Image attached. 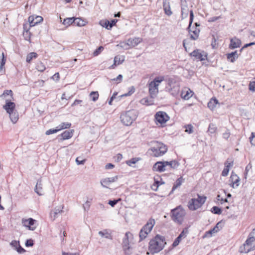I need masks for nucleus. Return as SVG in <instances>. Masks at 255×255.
Returning <instances> with one entry per match:
<instances>
[{
    "label": "nucleus",
    "instance_id": "nucleus-1",
    "mask_svg": "<svg viewBox=\"0 0 255 255\" xmlns=\"http://www.w3.org/2000/svg\"><path fill=\"white\" fill-rule=\"evenodd\" d=\"M165 244L164 238L157 235L149 242V250L152 254L157 253L163 249Z\"/></svg>",
    "mask_w": 255,
    "mask_h": 255
},
{
    "label": "nucleus",
    "instance_id": "nucleus-2",
    "mask_svg": "<svg viewBox=\"0 0 255 255\" xmlns=\"http://www.w3.org/2000/svg\"><path fill=\"white\" fill-rule=\"evenodd\" d=\"M3 108L9 114L11 122L15 124L19 119L18 112L15 110V104L11 102L10 100H6Z\"/></svg>",
    "mask_w": 255,
    "mask_h": 255
},
{
    "label": "nucleus",
    "instance_id": "nucleus-3",
    "mask_svg": "<svg viewBox=\"0 0 255 255\" xmlns=\"http://www.w3.org/2000/svg\"><path fill=\"white\" fill-rule=\"evenodd\" d=\"M171 214L172 220L178 224H181L184 221L186 212L181 206H179L171 210Z\"/></svg>",
    "mask_w": 255,
    "mask_h": 255
},
{
    "label": "nucleus",
    "instance_id": "nucleus-4",
    "mask_svg": "<svg viewBox=\"0 0 255 255\" xmlns=\"http://www.w3.org/2000/svg\"><path fill=\"white\" fill-rule=\"evenodd\" d=\"M164 79V78L162 76L155 77L153 81L148 84L149 93L151 98H154L156 97L158 93V86Z\"/></svg>",
    "mask_w": 255,
    "mask_h": 255
},
{
    "label": "nucleus",
    "instance_id": "nucleus-5",
    "mask_svg": "<svg viewBox=\"0 0 255 255\" xmlns=\"http://www.w3.org/2000/svg\"><path fill=\"white\" fill-rule=\"evenodd\" d=\"M136 113L134 110H130L121 115V122L126 126H130L136 119Z\"/></svg>",
    "mask_w": 255,
    "mask_h": 255
},
{
    "label": "nucleus",
    "instance_id": "nucleus-6",
    "mask_svg": "<svg viewBox=\"0 0 255 255\" xmlns=\"http://www.w3.org/2000/svg\"><path fill=\"white\" fill-rule=\"evenodd\" d=\"M155 145L152 147L150 150L151 154L154 157H159L164 155L167 150V148L165 145L161 142L156 141Z\"/></svg>",
    "mask_w": 255,
    "mask_h": 255
},
{
    "label": "nucleus",
    "instance_id": "nucleus-7",
    "mask_svg": "<svg viewBox=\"0 0 255 255\" xmlns=\"http://www.w3.org/2000/svg\"><path fill=\"white\" fill-rule=\"evenodd\" d=\"M206 197L197 195V198H192L188 202V207L191 211H195L200 208L206 201Z\"/></svg>",
    "mask_w": 255,
    "mask_h": 255
},
{
    "label": "nucleus",
    "instance_id": "nucleus-8",
    "mask_svg": "<svg viewBox=\"0 0 255 255\" xmlns=\"http://www.w3.org/2000/svg\"><path fill=\"white\" fill-rule=\"evenodd\" d=\"M255 248V237H250L248 238L245 243L244 244L243 247H241V253H248L252 249Z\"/></svg>",
    "mask_w": 255,
    "mask_h": 255
},
{
    "label": "nucleus",
    "instance_id": "nucleus-9",
    "mask_svg": "<svg viewBox=\"0 0 255 255\" xmlns=\"http://www.w3.org/2000/svg\"><path fill=\"white\" fill-rule=\"evenodd\" d=\"M166 88L169 93L173 96L178 95L180 91L179 84L172 80H169L168 86Z\"/></svg>",
    "mask_w": 255,
    "mask_h": 255
},
{
    "label": "nucleus",
    "instance_id": "nucleus-10",
    "mask_svg": "<svg viewBox=\"0 0 255 255\" xmlns=\"http://www.w3.org/2000/svg\"><path fill=\"white\" fill-rule=\"evenodd\" d=\"M35 222L36 220L31 218L27 219L23 218L21 220L22 225L30 231H34L36 228V227L34 226Z\"/></svg>",
    "mask_w": 255,
    "mask_h": 255
},
{
    "label": "nucleus",
    "instance_id": "nucleus-11",
    "mask_svg": "<svg viewBox=\"0 0 255 255\" xmlns=\"http://www.w3.org/2000/svg\"><path fill=\"white\" fill-rule=\"evenodd\" d=\"M190 55L195 58V59L200 61H204L207 58V54L203 51L199 49L194 50L190 53Z\"/></svg>",
    "mask_w": 255,
    "mask_h": 255
},
{
    "label": "nucleus",
    "instance_id": "nucleus-12",
    "mask_svg": "<svg viewBox=\"0 0 255 255\" xmlns=\"http://www.w3.org/2000/svg\"><path fill=\"white\" fill-rule=\"evenodd\" d=\"M165 163V161L156 162L153 166V170L159 172H162L168 170Z\"/></svg>",
    "mask_w": 255,
    "mask_h": 255
},
{
    "label": "nucleus",
    "instance_id": "nucleus-13",
    "mask_svg": "<svg viewBox=\"0 0 255 255\" xmlns=\"http://www.w3.org/2000/svg\"><path fill=\"white\" fill-rule=\"evenodd\" d=\"M155 118L156 121L161 124L165 123L169 119L167 114L162 111L156 113Z\"/></svg>",
    "mask_w": 255,
    "mask_h": 255
},
{
    "label": "nucleus",
    "instance_id": "nucleus-14",
    "mask_svg": "<svg viewBox=\"0 0 255 255\" xmlns=\"http://www.w3.org/2000/svg\"><path fill=\"white\" fill-rule=\"evenodd\" d=\"M187 29L188 30L189 33L190 35V38L192 40H196L198 38L199 33L200 30L199 28L198 27H194L191 28V27L189 28V25L188 26Z\"/></svg>",
    "mask_w": 255,
    "mask_h": 255
},
{
    "label": "nucleus",
    "instance_id": "nucleus-15",
    "mask_svg": "<svg viewBox=\"0 0 255 255\" xmlns=\"http://www.w3.org/2000/svg\"><path fill=\"white\" fill-rule=\"evenodd\" d=\"M118 177L117 176L106 178L102 179L100 181V183L103 187L107 188H108V185H109L111 183L116 182L118 180Z\"/></svg>",
    "mask_w": 255,
    "mask_h": 255
},
{
    "label": "nucleus",
    "instance_id": "nucleus-16",
    "mask_svg": "<svg viewBox=\"0 0 255 255\" xmlns=\"http://www.w3.org/2000/svg\"><path fill=\"white\" fill-rule=\"evenodd\" d=\"M42 21L43 18L40 16L31 15L28 17V21L30 26H33Z\"/></svg>",
    "mask_w": 255,
    "mask_h": 255
},
{
    "label": "nucleus",
    "instance_id": "nucleus-17",
    "mask_svg": "<svg viewBox=\"0 0 255 255\" xmlns=\"http://www.w3.org/2000/svg\"><path fill=\"white\" fill-rule=\"evenodd\" d=\"M193 92L189 89L185 88L181 93V97L182 99L187 100L193 95Z\"/></svg>",
    "mask_w": 255,
    "mask_h": 255
},
{
    "label": "nucleus",
    "instance_id": "nucleus-18",
    "mask_svg": "<svg viewBox=\"0 0 255 255\" xmlns=\"http://www.w3.org/2000/svg\"><path fill=\"white\" fill-rule=\"evenodd\" d=\"M130 48L134 47L142 41V39L140 37L130 38L128 39Z\"/></svg>",
    "mask_w": 255,
    "mask_h": 255
},
{
    "label": "nucleus",
    "instance_id": "nucleus-19",
    "mask_svg": "<svg viewBox=\"0 0 255 255\" xmlns=\"http://www.w3.org/2000/svg\"><path fill=\"white\" fill-rule=\"evenodd\" d=\"M155 224V220L153 219H150L147 223L142 227V229L149 233L152 229Z\"/></svg>",
    "mask_w": 255,
    "mask_h": 255
},
{
    "label": "nucleus",
    "instance_id": "nucleus-20",
    "mask_svg": "<svg viewBox=\"0 0 255 255\" xmlns=\"http://www.w3.org/2000/svg\"><path fill=\"white\" fill-rule=\"evenodd\" d=\"M132 238V235L130 232H127L125 237L123 240L122 246L123 248L129 246V240Z\"/></svg>",
    "mask_w": 255,
    "mask_h": 255
},
{
    "label": "nucleus",
    "instance_id": "nucleus-21",
    "mask_svg": "<svg viewBox=\"0 0 255 255\" xmlns=\"http://www.w3.org/2000/svg\"><path fill=\"white\" fill-rule=\"evenodd\" d=\"M125 60L123 57L120 56H116L114 58V63L110 67V69H114L115 67L122 64Z\"/></svg>",
    "mask_w": 255,
    "mask_h": 255
},
{
    "label": "nucleus",
    "instance_id": "nucleus-22",
    "mask_svg": "<svg viewBox=\"0 0 255 255\" xmlns=\"http://www.w3.org/2000/svg\"><path fill=\"white\" fill-rule=\"evenodd\" d=\"M165 164L166 165L168 170H170L171 169H176L179 165V163L175 160H173L170 161H165Z\"/></svg>",
    "mask_w": 255,
    "mask_h": 255
},
{
    "label": "nucleus",
    "instance_id": "nucleus-23",
    "mask_svg": "<svg viewBox=\"0 0 255 255\" xmlns=\"http://www.w3.org/2000/svg\"><path fill=\"white\" fill-rule=\"evenodd\" d=\"M241 44V40L235 37L231 39V43L229 45V47L231 49H235L239 47Z\"/></svg>",
    "mask_w": 255,
    "mask_h": 255
},
{
    "label": "nucleus",
    "instance_id": "nucleus-24",
    "mask_svg": "<svg viewBox=\"0 0 255 255\" xmlns=\"http://www.w3.org/2000/svg\"><path fill=\"white\" fill-rule=\"evenodd\" d=\"M231 181L233 188H236L239 185L240 178L236 174L231 175Z\"/></svg>",
    "mask_w": 255,
    "mask_h": 255
},
{
    "label": "nucleus",
    "instance_id": "nucleus-25",
    "mask_svg": "<svg viewBox=\"0 0 255 255\" xmlns=\"http://www.w3.org/2000/svg\"><path fill=\"white\" fill-rule=\"evenodd\" d=\"M63 207H56L53 211H51L50 213V216L51 218H53V220H55L57 218V215L59 213H62L63 212Z\"/></svg>",
    "mask_w": 255,
    "mask_h": 255
},
{
    "label": "nucleus",
    "instance_id": "nucleus-26",
    "mask_svg": "<svg viewBox=\"0 0 255 255\" xmlns=\"http://www.w3.org/2000/svg\"><path fill=\"white\" fill-rule=\"evenodd\" d=\"M34 191L39 195H43L42 183L41 180L40 179L38 180L35 186V188L34 189Z\"/></svg>",
    "mask_w": 255,
    "mask_h": 255
},
{
    "label": "nucleus",
    "instance_id": "nucleus-27",
    "mask_svg": "<svg viewBox=\"0 0 255 255\" xmlns=\"http://www.w3.org/2000/svg\"><path fill=\"white\" fill-rule=\"evenodd\" d=\"M98 234L101 237H104L109 240H112V236L107 230L100 231L99 232Z\"/></svg>",
    "mask_w": 255,
    "mask_h": 255
},
{
    "label": "nucleus",
    "instance_id": "nucleus-28",
    "mask_svg": "<svg viewBox=\"0 0 255 255\" xmlns=\"http://www.w3.org/2000/svg\"><path fill=\"white\" fill-rule=\"evenodd\" d=\"M74 130L71 129L69 130H66L64 131L61 134L63 139H68L70 138L73 135Z\"/></svg>",
    "mask_w": 255,
    "mask_h": 255
},
{
    "label": "nucleus",
    "instance_id": "nucleus-29",
    "mask_svg": "<svg viewBox=\"0 0 255 255\" xmlns=\"http://www.w3.org/2000/svg\"><path fill=\"white\" fill-rule=\"evenodd\" d=\"M238 57V54L237 51L232 52L227 55V59L231 62H234Z\"/></svg>",
    "mask_w": 255,
    "mask_h": 255
},
{
    "label": "nucleus",
    "instance_id": "nucleus-30",
    "mask_svg": "<svg viewBox=\"0 0 255 255\" xmlns=\"http://www.w3.org/2000/svg\"><path fill=\"white\" fill-rule=\"evenodd\" d=\"M153 98H151V97L150 98H147V97L144 98L142 99L140 101V103L141 104L144 105H147V106L151 105L153 104Z\"/></svg>",
    "mask_w": 255,
    "mask_h": 255
},
{
    "label": "nucleus",
    "instance_id": "nucleus-31",
    "mask_svg": "<svg viewBox=\"0 0 255 255\" xmlns=\"http://www.w3.org/2000/svg\"><path fill=\"white\" fill-rule=\"evenodd\" d=\"M184 180V179L183 178V177L182 176H181L180 177L178 178L176 180V181L175 182V183H174V184L173 185V186L172 189V191H173L176 188H177L178 187L180 186L181 185L182 183L183 182Z\"/></svg>",
    "mask_w": 255,
    "mask_h": 255
},
{
    "label": "nucleus",
    "instance_id": "nucleus-32",
    "mask_svg": "<svg viewBox=\"0 0 255 255\" xmlns=\"http://www.w3.org/2000/svg\"><path fill=\"white\" fill-rule=\"evenodd\" d=\"M218 103V100L214 98H212L208 103V107L211 110H213L216 107L217 104Z\"/></svg>",
    "mask_w": 255,
    "mask_h": 255
},
{
    "label": "nucleus",
    "instance_id": "nucleus-33",
    "mask_svg": "<svg viewBox=\"0 0 255 255\" xmlns=\"http://www.w3.org/2000/svg\"><path fill=\"white\" fill-rule=\"evenodd\" d=\"M86 22L81 18H74V24L78 26L85 25Z\"/></svg>",
    "mask_w": 255,
    "mask_h": 255
},
{
    "label": "nucleus",
    "instance_id": "nucleus-34",
    "mask_svg": "<svg viewBox=\"0 0 255 255\" xmlns=\"http://www.w3.org/2000/svg\"><path fill=\"white\" fill-rule=\"evenodd\" d=\"M217 130V127L215 124L211 123L209 125L208 131L210 134L216 133Z\"/></svg>",
    "mask_w": 255,
    "mask_h": 255
},
{
    "label": "nucleus",
    "instance_id": "nucleus-35",
    "mask_svg": "<svg viewBox=\"0 0 255 255\" xmlns=\"http://www.w3.org/2000/svg\"><path fill=\"white\" fill-rule=\"evenodd\" d=\"M38 55L35 52H31L27 54L26 56V62L30 63L33 58H36Z\"/></svg>",
    "mask_w": 255,
    "mask_h": 255
},
{
    "label": "nucleus",
    "instance_id": "nucleus-36",
    "mask_svg": "<svg viewBox=\"0 0 255 255\" xmlns=\"http://www.w3.org/2000/svg\"><path fill=\"white\" fill-rule=\"evenodd\" d=\"M71 124L70 123H68V122L62 123L61 124H60L57 127V128H58L59 129V130H62L63 129L69 128L71 127Z\"/></svg>",
    "mask_w": 255,
    "mask_h": 255
},
{
    "label": "nucleus",
    "instance_id": "nucleus-37",
    "mask_svg": "<svg viewBox=\"0 0 255 255\" xmlns=\"http://www.w3.org/2000/svg\"><path fill=\"white\" fill-rule=\"evenodd\" d=\"M91 99L94 101H96L99 98V93L97 91H93L90 94Z\"/></svg>",
    "mask_w": 255,
    "mask_h": 255
},
{
    "label": "nucleus",
    "instance_id": "nucleus-38",
    "mask_svg": "<svg viewBox=\"0 0 255 255\" xmlns=\"http://www.w3.org/2000/svg\"><path fill=\"white\" fill-rule=\"evenodd\" d=\"M99 24L107 29H111L110 26H109V21L108 20H102L99 22Z\"/></svg>",
    "mask_w": 255,
    "mask_h": 255
},
{
    "label": "nucleus",
    "instance_id": "nucleus-39",
    "mask_svg": "<svg viewBox=\"0 0 255 255\" xmlns=\"http://www.w3.org/2000/svg\"><path fill=\"white\" fill-rule=\"evenodd\" d=\"M74 17H69L64 19L63 24L65 25H70L71 24H74Z\"/></svg>",
    "mask_w": 255,
    "mask_h": 255
},
{
    "label": "nucleus",
    "instance_id": "nucleus-40",
    "mask_svg": "<svg viewBox=\"0 0 255 255\" xmlns=\"http://www.w3.org/2000/svg\"><path fill=\"white\" fill-rule=\"evenodd\" d=\"M220 222L218 223L214 228L209 230L208 232H206V234H209L212 235L213 234L217 233L219 231V225H220Z\"/></svg>",
    "mask_w": 255,
    "mask_h": 255
},
{
    "label": "nucleus",
    "instance_id": "nucleus-41",
    "mask_svg": "<svg viewBox=\"0 0 255 255\" xmlns=\"http://www.w3.org/2000/svg\"><path fill=\"white\" fill-rule=\"evenodd\" d=\"M118 46H120L121 47L124 48L125 49H128L130 48V46L129 45V43L128 42V40L126 41L121 42Z\"/></svg>",
    "mask_w": 255,
    "mask_h": 255
},
{
    "label": "nucleus",
    "instance_id": "nucleus-42",
    "mask_svg": "<svg viewBox=\"0 0 255 255\" xmlns=\"http://www.w3.org/2000/svg\"><path fill=\"white\" fill-rule=\"evenodd\" d=\"M211 211L213 213L217 215H220L222 213L221 209L217 206H214L213 207H212L211 210Z\"/></svg>",
    "mask_w": 255,
    "mask_h": 255
},
{
    "label": "nucleus",
    "instance_id": "nucleus-43",
    "mask_svg": "<svg viewBox=\"0 0 255 255\" xmlns=\"http://www.w3.org/2000/svg\"><path fill=\"white\" fill-rule=\"evenodd\" d=\"M148 234L149 233L148 232L145 231L144 230L141 229L140 230L139 235L140 240L144 239Z\"/></svg>",
    "mask_w": 255,
    "mask_h": 255
},
{
    "label": "nucleus",
    "instance_id": "nucleus-44",
    "mask_svg": "<svg viewBox=\"0 0 255 255\" xmlns=\"http://www.w3.org/2000/svg\"><path fill=\"white\" fill-rule=\"evenodd\" d=\"M36 68L37 70L40 72H43L45 70L44 65L41 62H39L37 64Z\"/></svg>",
    "mask_w": 255,
    "mask_h": 255
},
{
    "label": "nucleus",
    "instance_id": "nucleus-45",
    "mask_svg": "<svg viewBox=\"0 0 255 255\" xmlns=\"http://www.w3.org/2000/svg\"><path fill=\"white\" fill-rule=\"evenodd\" d=\"M7 95H10L12 98L13 93L11 90H4L3 94L0 96V98L5 97Z\"/></svg>",
    "mask_w": 255,
    "mask_h": 255
},
{
    "label": "nucleus",
    "instance_id": "nucleus-46",
    "mask_svg": "<svg viewBox=\"0 0 255 255\" xmlns=\"http://www.w3.org/2000/svg\"><path fill=\"white\" fill-rule=\"evenodd\" d=\"M125 252V255H130L131 254L132 249L130 246L123 248Z\"/></svg>",
    "mask_w": 255,
    "mask_h": 255
},
{
    "label": "nucleus",
    "instance_id": "nucleus-47",
    "mask_svg": "<svg viewBox=\"0 0 255 255\" xmlns=\"http://www.w3.org/2000/svg\"><path fill=\"white\" fill-rule=\"evenodd\" d=\"M139 160L137 158H133L130 160L127 161V164L129 166H132V164H135Z\"/></svg>",
    "mask_w": 255,
    "mask_h": 255
},
{
    "label": "nucleus",
    "instance_id": "nucleus-48",
    "mask_svg": "<svg viewBox=\"0 0 255 255\" xmlns=\"http://www.w3.org/2000/svg\"><path fill=\"white\" fill-rule=\"evenodd\" d=\"M104 47L102 46L99 47L98 48H97L94 52H93V55L94 56H97L99 54L101 53V52L103 50Z\"/></svg>",
    "mask_w": 255,
    "mask_h": 255
},
{
    "label": "nucleus",
    "instance_id": "nucleus-49",
    "mask_svg": "<svg viewBox=\"0 0 255 255\" xmlns=\"http://www.w3.org/2000/svg\"><path fill=\"white\" fill-rule=\"evenodd\" d=\"M216 199L218 201H219L221 204L225 202H228V200L226 198H223L222 197H221L220 195H217Z\"/></svg>",
    "mask_w": 255,
    "mask_h": 255
},
{
    "label": "nucleus",
    "instance_id": "nucleus-50",
    "mask_svg": "<svg viewBox=\"0 0 255 255\" xmlns=\"http://www.w3.org/2000/svg\"><path fill=\"white\" fill-rule=\"evenodd\" d=\"M59 130V129L58 128H56V129H49L48 130H47L46 132H45V134L46 135H50V134H53V133H56L57 132H58Z\"/></svg>",
    "mask_w": 255,
    "mask_h": 255
},
{
    "label": "nucleus",
    "instance_id": "nucleus-51",
    "mask_svg": "<svg viewBox=\"0 0 255 255\" xmlns=\"http://www.w3.org/2000/svg\"><path fill=\"white\" fill-rule=\"evenodd\" d=\"M123 75L121 74L119 75L116 78L111 79V81H116V83H119L123 80Z\"/></svg>",
    "mask_w": 255,
    "mask_h": 255
},
{
    "label": "nucleus",
    "instance_id": "nucleus-52",
    "mask_svg": "<svg viewBox=\"0 0 255 255\" xmlns=\"http://www.w3.org/2000/svg\"><path fill=\"white\" fill-rule=\"evenodd\" d=\"M10 245L11 247L14 248V249L15 250L17 247L19 245V242L15 240L12 241L10 243Z\"/></svg>",
    "mask_w": 255,
    "mask_h": 255
},
{
    "label": "nucleus",
    "instance_id": "nucleus-53",
    "mask_svg": "<svg viewBox=\"0 0 255 255\" xmlns=\"http://www.w3.org/2000/svg\"><path fill=\"white\" fill-rule=\"evenodd\" d=\"M249 90L251 91H255V80L251 81L249 84Z\"/></svg>",
    "mask_w": 255,
    "mask_h": 255
},
{
    "label": "nucleus",
    "instance_id": "nucleus-54",
    "mask_svg": "<svg viewBox=\"0 0 255 255\" xmlns=\"http://www.w3.org/2000/svg\"><path fill=\"white\" fill-rule=\"evenodd\" d=\"M34 245L33 241L32 239L27 240L25 242V245L26 247H32Z\"/></svg>",
    "mask_w": 255,
    "mask_h": 255
},
{
    "label": "nucleus",
    "instance_id": "nucleus-55",
    "mask_svg": "<svg viewBox=\"0 0 255 255\" xmlns=\"http://www.w3.org/2000/svg\"><path fill=\"white\" fill-rule=\"evenodd\" d=\"M229 171V166H226V167L224 169L222 172V175L223 176H226L228 175Z\"/></svg>",
    "mask_w": 255,
    "mask_h": 255
},
{
    "label": "nucleus",
    "instance_id": "nucleus-56",
    "mask_svg": "<svg viewBox=\"0 0 255 255\" xmlns=\"http://www.w3.org/2000/svg\"><path fill=\"white\" fill-rule=\"evenodd\" d=\"M185 131L189 133H191L193 132V127L191 125H188L186 126V130Z\"/></svg>",
    "mask_w": 255,
    "mask_h": 255
},
{
    "label": "nucleus",
    "instance_id": "nucleus-57",
    "mask_svg": "<svg viewBox=\"0 0 255 255\" xmlns=\"http://www.w3.org/2000/svg\"><path fill=\"white\" fill-rule=\"evenodd\" d=\"M15 250L19 254H22L26 252V251L20 245L17 247Z\"/></svg>",
    "mask_w": 255,
    "mask_h": 255
},
{
    "label": "nucleus",
    "instance_id": "nucleus-58",
    "mask_svg": "<svg viewBox=\"0 0 255 255\" xmlns=\"http://www.w3.org/2000/svg\"><path fill=\"white\" fill-rule=\"evenodd\" d=\"M91 204L90 202L87 201L86 203L83 205V208L85 211H88L89 209Z\"/></svg>",
    "mask_w": 255,
    "mask_h": 255
},
{
    "label": "nucleus",
    "instance_id": "nucleus-59",
    "mask_svg": "<svg viewBox=\"0 0 255 255\" xmlns=\"http://www.w3.org/2000/svg\"><path fill=\"white\" fill-rule=\"evenodd\" d=\"M254 137H255L254 133L252 132L251 136L250 137V142L252 145H255V139H254Z\"/></svg>",
    "mask_w": 255,
    "mask_h": 255
},
{
    "label": "nucleus",
    "instance_id": "nucleus-60",
    "mask_svg": "<svg viewBox=\"0 0 255 255\" xmlns=\"http://www.w3.org/2000/svg\"><path fill=\"white\" fill-rule=\"evenodd\" d=\"M119 200H110L108 204L112 207H114L118 202Z\"/></svg>",
    "mask_w": 255,
    "mask_h": 255
},
{
    "label": "nucleus",
    "instance_id": "nucleus-61",
    "mask_svg": "<svg viewBox=\"0 0 255 255\" xmlns=\"http://www.w3.org/2000/svg\"><path fill=\"white\" fill-rule=\"evenodd\" d=\"M181 239L180 238V237H178L174 241V242H173V246L174 247H176L177 246V245H178L179 243H180V242L181 241Z\"/></svg>",
    "mask_w": 255,
    "mask_h": 255
},
{
    "label": "nucleus",
    "instance_id": "nucleus-62",
    "mask_svg": "<svg viewBox=\"0 0 255 255\" xmlns=\"http://www.w3.org/2000/svg\"><path fill=\"white\" fill-rule=\"evenodd\" d=\"M85 161H86L85 159L80 160L79 157H77L76 159V162L78 165H83L85 163Z\"/></svg>",
    "mask_w": 255,
    "mask_h": 255
},
{
    "label": "nucleus",
    "instance_id": "nucleus-63",
    "mask_svg": "<svg viewBox=\"0 0 255 255\" xmlns=\"http://www.w3.org/2000/svg\"><path fill=\"white\" fill-rule=\"evenodd\" d=\"M230 133L229 131V130H227L225 132H224L223 134V138L225 139H228V138L230 137Z\"/></svg>",
    "mask_w": 255,
    "mask_h": 255
},
{
    "label": "nucleus",
    "instance_id": "nucleus-64",
    "mask_svg": "<svg viewBox=\"0 0 255 255\" xmlns=\"http://www.w3.org/2000/svg\"><path fill=\"white\" fill-rule=\"evenodd\" d=\"M62 255H80L78 253L62 252Z\"/></svg>",
    "mask_w": 255,
    "mask_h": 255
}]
</instances>
